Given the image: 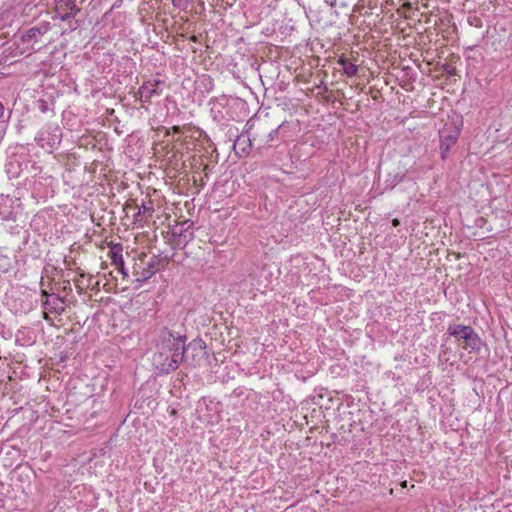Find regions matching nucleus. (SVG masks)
Here are the masks:
<instances>
[{
	"label": "nucleus",
	"mask_w": 512,
	"mask_h": 512,
	"mask_svg": "<svg viewBox=\"0 0 512 512\" xmlns=\"http://www.w3.org/2000/svg\"><path fill=\"white\" fill-rule=\"evenodd\" d=\"M6 114V108L4 104L0 101V122L4 123L6 120L4 119Z\"/></svg>",
	"instance_id": "20"
},
{
	"label": "nucleus",
	"mask_w": 512,
	"mask_h": 512,
	"mask_svg": "<svg viewBox=\"0 0 512 512\" xmlns=\"http://www.w3.org/2000/svg\"><path fill=\"white\" fill-rule=\"evenodd\" d=\"M122 251H123V248L120 243H117L111 247L110 258H111L112 264L116 268H123V266H124V259H123Z\"/></svg>",
	"instance_id": "10"
},
{
	"label": "nucleus",
	"mask_w": 512,
	"mask_h": 512,
	"mask_svg": "<svg viewBox=\"0 0 512 512\" xmlns=\"http://www.w3.org/2000/svg\"><path fill=\"white\" fill-rule=\"evenodd\" d=\"M190 40L193 41V42H196L197 41V37L195 35H192L190 37Z\"/></svg>",
	"instance_id": "26"
},
{
	"label": "nucleus",
	"mask_w": 512,
	"mask_h": 512,
	"mask_svg": "<svg viewBox=\"0 0 512 512\" xmlns=\"http://www.w3.org/2000/svg\"><path fill=\"white\" fill-rule=\"evenodd\" d=\"M445 341L454 338L462 349L479 353L482 346V340L474 328L464 324H449L446 333L443 335Z\"/></svg>",
	"instance_id": "2"
},
{
	"label": "nucleus",
	"mask_w": 512,
	"mask_h": 512,
	"mask_svg": "<svg viewBox=\"0 0 512 512\" xmlns=\"http://www.w3.org/2000/svg\"><path fill=\"white\" fill-rule=\"evenodd\" d=\"M194 223L191 220H185L170 226L169 233L176 247L184 248L194 239Z\"/></svg>",
	"instance_id": "5"
},
{
	"label": "nucleus",
	"mask_w": 512,
	"mask_h": 512,
	"mask_svg": "<svg viewBox=\"0 0 512 512\" xmlns=\"http://www.w3.org/2000/svg\"><path fill=\"white\" fill-rule=\"evenodd\" d=\"M252 149V140L248 136H237L233 143V150L239 157L246 156Z\"/></svg>",
	"instance_id": "8"
},
{
	"label": "nucleus",
	"mask_w": 512,
	"mask_h": 512,
	"mask_svg": "<svg viewBox=\"0 0 512 512\" xmlns=\"http://www.w3.org/2000/svg\"><path fill=\"white\" fill-rule=\"evenodd\" d=\"M35 140H36V142H37L39 145H41L42 147H44V145H45V144H44V141L46 140V138H45V132H44V131H40V132L36 135Z\"/></svg>",
	"instance_id": "18"
},
{
	"label": "nucleus",
	"mask_w": 512,
	"mask_h": 512,
	"mask_svg": "<svg viewBox=\"0 0 512 512\" xmlns=\"http://www.w3.org/2000/svg\"><path fill=\"white\" fill-rule=\"evenodd\" d=\"M50 30V25L44 22L38 26L31 27L20 35L23 43L38 42L40 36H43Z\"/></svg>",
	"instance_id": "6"
},
{
	"label": "nucleus",
	"mask_w": 512,
	"mask_h": 512,
	"mask_svg": "<svg viewBox=\"0 0 512 512\" xmlns=\"http://www.w3.org/2000/svg\"><path fill=\"white\" fill-rule=\"evenodd\" d=\"M442 71L450 76H455L457 74L456 67L448 63L442 66Z\"/></svg>",
	"instance_id": "17"
},
{
	"label": "nucleus",
	"mask_w": 512,
	"mask_h": 512,
	"mask_svg": "<svg viewBox=\"0 0 512 512\" xmlns=\"http://www.w3.org/2000/svg\"><path fill=\"white\" fill-rule=\"evenodd\" d=\"M324 2L331 8L336 7L338 2H340V6H342V7L347 6V4L345 2L340 1V0H324Z\"/></svg>",
	"instance_id": "19"
},
{
	"label": "nucleus",
	"mask_w": 512,
	"mask_h": 512,
	"mask_svg": "<svg viewBox=\"0 0 512 512\" xmlns=\"http://www.w3.org/2000/svg\"><path fill=\"white\" fill-rule=\"evenodd\" d=\"M461 130L459 126L454 123H446L442 129L439 130L440 138V155L442 160H446L451 147H453L460 136Z\"/></svg>",
	"instance_id": "4"
},
{
	"label": "nucleus",
	"mask_w": 512,
	"mask_h": 512,
	"mask_svg": "<svg viewBox=\"0 0 512 512\" xmlns=\"http://www.w3.org/2000/svg\"><path fill=\"white\" fill-rule=\"evenodd\" d=\"M266 149H267V148H266V146H265V145L260 146V147H258V153H259V154H263L264 150H266Z\"/></svg>",
	"instance_id": "25"
},
{
	"label": "nucleus",
	"mask_w": 512,
	"mask_h": 512,
	"mask_svg": "<svg viewBox=\"0 0 512 512\" xmlns=\"http://www.w3.org/2000/svg\"><path fill=\"white\" fill-rule=\"evenodd\" d=\"M186 336L180 332L172 331L167 327L160 330L156 342V352L152 363L161 374H169L175 371L184 361L186 353Z\"/></svg>",
	"instance_id": "1"
},
{
	"label": "nucleus",
	"mask_w": 512,
	"mask_h": 512,
	"mask_svg": "<svg viewBox=\"0 0 512 512\" xmlns=\"http://www.w3.org/2000/svg\"><path fill=\"white\" fill-rule=\"evenodd\" d=\"M391 223L394 227H398L400 225V220L398 218H394Z\"/></svg>",
	"instance_id": "24"
},
{
	"label": "nucleus",
	"mask_w": 512,
	"mask_h": 512,
	"mask_svg": "<svg viewBox=\"0 0 512 512\" xmlns=\"http://www.w3.org/2000/svg\"><path fill=\"white\" fill-rule=\"evenodd\" d=\"M77 0H62V4L69 10V12L60 16L62 21H68L73 19L79 12L80 9L76 5Z\"/></svg>",
	"instance_id": "11"
},
{
	"label": "nucleus",
	"mask_w": 512,
	"mask_h": 512,
	"mask_svg": "<svg viewBox=\"0 0 512 512\" xmlns=\"http://www.w3.org/2000/svg\"><path fill=\"white\" fill-rule=\"evenodd\" d=\"M117 269L121 272V274L123 275L124 278L128 276V272L125 269V266H123V268H117Z\"/></svg>",
	"instance_id": "22"
},
{
	"label": "nucleus",
	"mask_w": 512,
	"mask_h": 512,
	"mask_svg": "<svg viewBox=\"0 0 512 512\" xmlns=\"http://www.w3.org/2000/svg\"><path fill=\"white\" fill-rule=\"evenodd\" d=\"M51 296H52V294H49V293L47 292V290H45V289H42V290H41V297H42V298L47 299V297H51Z\"/></svg>",
	"instance_id": "21"
},
{
	"label": "nucleus",
	"mask_w": 512,
	"mask_h": 512,
	"mask_svg": "<svg viewBox=\"0 0 512 512\" xmlns=\"http://www.w3.org/2000/svg\"><path fill=\"white\" fill-rule=\"evenodd\" d=\"M170 262L169 256H162L161 254L154 255L147 263L141 260L140 264L134 266L133 275L135 281L142 284L150 279L156 272L164 269Z\"/></svg>",
	"instance_id": "3"
},
{
	"label": "nucleus",
	"mask_w": 512,
	"mask_h": 512,
	"mask_svg": "<svg viewBox=\"0 0 512 512\" xmlns=\"http://www.w3.org/2000/svg\"><path fill=\"white\" fill-rule=\"evenodd\" d=\"M401 181V178H399L398 176H395L394 177V180H393V183L391 185V188H393L396 184H398L399 182Z\"/></svg>",
	"instance_id": "23"
},
{
	"label": "nucleus",
	"mask_w": 512,
	"mask_h": 512,
	"mask_svg": "<svg viewBox=\"0 0 512 512\" xmlns=\"http://www.w3.org/2000/svg\"><path fill=\"white\" fill-rule=\"evenodd\" d=\"M13 267L12 258L5 253V249H0V273H7Z\"/></svg>",
	"instance_id": "13"
},
{
	"label": "nucleus",
	"mask_w": 512,
	"mask_h": 512,
	"mask_svg": "<svg viewBox=\"0 0 512 512\" xmlns=\"http://www.w3.org/2000/svg\"><path fill=\"white\" fill-rule=\"evenodd\" d=\"M61 303H64V298L58 294H52L51 297L43 300L42 307L44 311L60 315L64 311V307L60 305Z\"/></svg>",
	"instance_id": "7"
},
{
	"label": "nucleus",
	"mask_w": 512,
	"mask_h": 512,
	"mask_svg": "<svg viewBox=\"0 0 512 512\" xmlns=\"http://www.w3.org/2000/svg\"><path fill=\"white\" fill-rule=\"evenodd\" d=\"M338 64L342 67L344 73L348 77H353V76L357 75L358 66L355 65L354 63L350 62L348 59L340 58L338 61Z\"/></svg>",
	"instance_id": "12"
},
{
	"label": "nucleus",
	"mask_w": 512,
	"mask_h": 512,
	"mask_svg": "<svg viewBox=\"0 0 512 512\" xmlns=\"http://www.w3.org/2000/svg\"><path fill=\"white\" fill-rule=\"evenodd\" d=\"M284 125L285 123H281L280 125H278L276 128L272 129L266 136V140H265V145L266 144H269V143H272V142H275V141H279L281 142L282 139L279 138V135H280V132L281 130L284 128Z\"/></svg>",
	"instance_id": "15"
},
{
	"label": "nucleus",
	"mask_w": 512,
	"mask_h": 512,
	"mask_svg": "<svg viewBox=\"0 0 512 512\" xmlns=\"http://www.w3.org/2000/svg\"><path fill=\"white\" fill-rule=\"evenodd\" d=\"M161 83L160 80H155L153 84L149 82H144L139 90L138 93L140 94L141 99L144 98V102H149L152 96L154 95H160L161 90L158 89V85Z\"/></svg>",
	"instance_id": "9"
},
{
	"label": "nucleus",
	"mask_w": 512,
	"mask_h": 512,
	"mask_svg": "<svg viewBox=\"0 0 512 512\" xmlns=\"http://www.w3.org/2000/svg\"><path fill=\"white\" fill-rule=\"evenodd\" d=\"M58 132H60V129L58 127H55L51 139H49V141L47 142V144L50 147H53L55 144L60 143L61 138H60V134Z\"/></svg>",
	"instance_id": "16"
},
{
	"label": "nucleus",
	"mask_w": 512,
	"mask_h": 512,
	"mask_svg": "<svg viewBox=\"0 0 512 512\" xmlns=\"http://www.w3.org/2000/svg\"><path fill=\"white\" fill-rule=\"evenodd\" d=\"M154 212V206L152 201H148L147 203H142L141 206L138 207V211L135 215L137 218L138 216H143L144 218H150L152 217V214Z\"/></svg>",
	"instance_id": "14"
}]
</instances>
